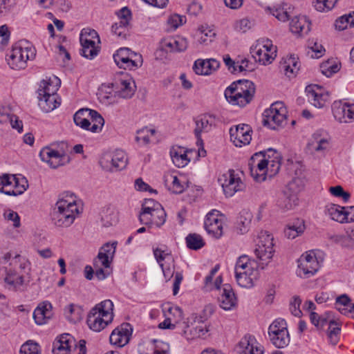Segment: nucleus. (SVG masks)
<instances>
[{
	"mask_svg": "<svg viewBox=\"0 0 354 354\" xmlns=\"http://www.w3.org/2000/svg\"><path fill=\"white\" fill-rule=\"evenodd\" d=\"M83 211L82 203L72 192L59 195L52 214L53 224L59 227H68Z\"/></svg>",
	"mask_w": 354,
	"mask_h": 354,
	"instance_id": "1",
	"label": "nucleus"
},
{
	"mask_svg": "<svg viewBox=\"0 0 354 354\" xmlns=\"http://www.w3.org/2000/svg\"><path fill=\"white\" fill-rule=\"evenodd\" d=\"M36 49L29 41L19 40L12 45L6 55L9 66L14 70H22L26 68L28 62L36 57Z\"/></svg>",
	"mask_w": 354,
	"mask_h": 354,
	"instance_id": "2",
	"label": "nucleus"
},
{
	"mask_svg": "<svg viewBox=\"0 0 354 354\" xmlns=\"http://www.w3.org/2000/svg\"><path fill=\"white\" fill-rule=\"evenodd\" d=\"M254 93V84L252 81L243 80L232 82L225 90L224 95L232 105L244 107L251 102Z\"/></svg>",
	"mask_w": 354,
	"mask_h": 354,
	"instance_id": "3",
	"label": "nucleus"
},
{
	"mask_svg": "<svg viewBox=\"0 0 354 354\" xmlns=\"http://www.w3.org/2000/svg\"><path fill=\"white\" fill-rule=\"evenodd\" d=\"M234 272L239 286L246 288L254 286V282L257 280L259 274L257 263L247 255H242L237 259Z\"/></svg>",
	"mask_w": 354,
	"mask_h": 354,
	"instance_id": "4",
	"label": "nucleus"
},
{
	"mask_svg": "<svg viewBox=\"0 0 354 354\" xmlns=\"http://www.w3.org/2000/svg\"><path fill=\"white\" fill-rule=\"evenodd\" d=\"M139 220L141 224L160 227L165 223L166 213L161 204L148 199L142 204Z\"/></svg>",
	"mask_w": 354,
	"mask_h": 354,
	"instance_id": "5",
	"label": "nucleus"
},
{
	"mask_svg": "<svg viewBox=\"0 0 354 354\" xmlns=\"http://www.w3.org/2000/svg\"><path fill=\"white\" fill-rule=\"evenodd\" d=\"M110 310L111 299H106L95 305L87 316L86 323L88 328L95 332H100L105 328L111 322Z\"/></svg>",
	"mask_w": 354,
	"mask_h": 354,
	"instance_id": "6",
	"label": "nucleus"
},
{
	"mask_svg": "<svg viewBox=\"0 0 354 354\" xmlns=\"http://www.w3.org/2000/svg\"><path fill=\"white\" fill-rule=\"evenodd\" d=\"M28 188L27 179L21 175L4 174L0 176V192L8 196H17Z\"/></svg>",
	"mask_w": 354,
	"mask_h": 354,
	"instance_id": "7",
	"label": "nucleus"
},
{
	"mask_svg": "<svg viewBox=\"0 0 354 354\" xmlns=\"http://www.w3.org/2000/svg\"><path fill=\"white\" fill-rule=\"evenodd\" d=\"M263 117V125L275 130L286 123L287 110L283 102H276L264 111Z\"/></svg>",
	"mask_w": 354,
	"mask_h": 354,
	"instance_id": "8",
	"label": "nucleus"
},
{
	"mask_svg": "<svg viewBox=\"0 0 354 354\" xmlns=\"http://www.w3.org/2000/svg\"><path fill=\"white\" fill-rule=\"evenodd\" d=\"M250 53L256 62L262 65H267L275 59L277 46L268 39H261L251 47Z\"/></svg>",
	"mask_w": 354,
	"mask_h": 354,
	"instance_id": "9",
	"label": "nucleus"
},
{
	"mask_svg": "<svg viewBox=\"0 0 354 354\" xmlns=\"http://www.w3.org/2000/svg\"><path fill=\"white\" fill-rule=\"evenodd\" d=\"M242 174L234 169H229L218 178L223 192L227 197H231L237 192L242 191L245 185L241 180Z\"/></svg>",
	"mask_w": 354,
	"mask_h": 354,
	"instance_id": "10",
	"label": "nucleus"
},
{
	"mask_svg": "<svg viewBox=\"0 0 354 354\" xmlns=\"http://www.w3.org/2000/svg\"><path fill=\"white\" fill-rule=\"evenodd\" d=\"M319 268V263L313 252L303 254L297 260L296 274L302 279H308L315 275Z\"/></svg>",
	"mask_w": 354,
	"mask_h": 354,
	"instance_id": "11",
	"label": "nucleus"
},
{
	"mask_svg": "<svg viewBox=\"0 0 354 354\" xmlns=\"http://www.w3.org/2000/svg\"><path fill=\"white\" fill-rule=\"evenodd\" d=\"M39 156L43 162L53 169L66 165L70 162L68 156L62 149H55L53 146L43 147L39 152Z\"/></svg>",
	"mask_w": 354,
	"mask_h": 354,
	"instance_id": "12",
	"label": "nucleus"
},
{
	"mask_svg": "<svg viewBox=\"0 0 354 354\" xmlns=\"http://www.w3.org/2000/svg\"><path fill=\"white\" fill-rule=\"evenodd\" d=\"M274 252L272 236L266 231L261 232L254 250L257 258L262 261H269L272 258Z\"/></svg>",
	"mask_w": 354,
	"mask_h": 354,
	"instance_id": "13",
	"label": "nucleus"
},
{
	"mask_svg": "<svg viewBox=\"0 0 354 354\" xmlns=\"http://www.w3.org/2000/svg\"><path fill=\"white\" fill-rule=\"evenodd\" d=\"M137 86L133 78L128 73H122L116 82L114 99L129 100L133 97Z\"/></svg>",
	"mask_w": 354,
	"mask_h": 354,
	"instance_id": "14",
	"label": "nucleus"
},
{
	"mask_svg": "<svg viewBox=\"0 0 354 354\" xmlns=\"http://www.w3.org/2000/svg\"><path fill=\"white\" fill-rule=\"evenodd\" d=\"M224 216L218 210H212L207 215L204 222L207 234L215 239H219L223 234Z\"/></svg>",
	"mask_w": 354,
	"mask_h": 354,
	"instance_id": "15",
	"label": "nucleus"
},
{
	"mask_svg": "<svg viewBox=\"0 0 354 354\" xmlns=\"http://www.w3.org/2000/svg\"><path fill=\"white\" fill-rule=\"evenodd\" d=\"M110 252L111 245L109 242H107L100 248L97 257L93 260L95 276L99 280H103L109 275V273H105L104 269L108 268L111 266Z\"/></svg>",
	"mask_w": 354,
	"mask_h": 354,
	"instance_id": "16",
	"label": "nucleus"
},
{
	"mask_svg": "<svg viewBox=\"0 0 354 354\" xmlns=\"http://www.w3.org/2000/svg\"><path fill=\"white\" fill-rule=\"evenodd\" d=\"M251 132L249 125L240 124L230 128V140L236 147H241L250 144L252 140Z\"/></svg>",
	"mask_w": 354,
	"mask_h": 354,
	"instance_id": "17",
	"label": "nucleus"
},
{
	"mask_svg": "<svg viewBox=\"0 0 354 354\" xmlns=\"http://www.w3.org/2000/svg\"><path fill=\"white\" fill-rule=\"evenodd\" d=\"M306 92L308 101L317 108L324 107L329 97L328 92L317 84L306 86Z\"/></svg>",
	"mask_w": 354,
	"mask_h": 354,
	"instance_id": "18",
	"label": "nucleus"
},
{
	"mask_svg": "<svg viewBox=\"0 0 354 354\" xmlns=\"http://www.w3.org/2000/svg\"><path fill=\"white\" fill-rule=\"evenodd\" d=\"M330 136L324 130L315 131L309 140L308 147L312 152L324 153L330 146Z\"/></svg>",
	"mask_w": 354,
	"mask_h": 354,
	"instance_id": "19",
	"label": "nucleus"
},
{
	"mask_svg": "<svg viewBox=\"0 0 354 354\" xmlns=\"http://www.w3.org/2000/svg\"><path fill=\"white\" fill-rule=\"evenodd\" d=\"M209 330V325L207 323L195 321L186 327L183 335L187 341L191 342L197 339H205L208 336Z\"/></svg>",
	"mask_w": 354,
	"mask_h": 354,
	"instance_id": "20",
	"label": "nucleus"
},
{
	"mask_svg": "<svg viewBox=\"0 0 354 354\" xmlns=\"http://www.w3.org/2000/svg\"><path fill=\"white\" fill-rule=\"evenodd\" d=\"M133 328L130 324L123 323L112 330V344L118 347L125 346L129 341Z\"/></svg>",
	"mask_w": 354,
	"mask_h": 354,
	"instance_id": "21",
	"label": "nucleus"
},
{
	"mask_svg": "<svg viewBox=\"0 0 354 354\" xmlns=\"http://www.w3.org/2000/svg\"><path fill=\"white\" fill-rule=\"evenodd\" d=\"M218 301L221 308L225 310H231L236 306L237 298L230 284L225 283L223 286Z\"/></svg>",
	"mask_w": 354,
	"mask_h": 354,
	"instance_id": "22",
	"label": "nucleus"
},
{
	"mask_svg": "<svg viewBox=\"0 0 354 354\" xmlns=\"http://www.w3.org/2000/svg\"><path fill=\"white\" fill-rule=\"evenodd\" d=\"M239 352L240 354H263V347L259 345L254 336L245 335L239 342Z\"/></svg>",
	"mask_w": 354,
	"mask_h": 354,
	"instance_id": "23",
	"label": "nucleus"
},
{
	"mask_svg": "<svg viewBox=\"0 0 354 354\" xmlns=\"http://www.w3.org/2000/svg\"><path fill=\"white\" fill-rule=\"evenodd\" d=\"M220 66V62L216 59L196 60L193 65V71L199 75H208L217 70Z\"/></svg>",
	"mask_w": 354,
	"mask_h": 354,
	"instance_id": "24",
	"label": "nucleus"
},
{
	"mask_svg": "<svg viewBox=\"0 0 354 354\" xmlns=\"http://www.w3.org/2000/svg\"><path fill=\"white\" fill-rule=\"evenodd\" d=\"M4 282L6 287L10 290H21L24 288V277L22 273H19L10 268H6Z\"/></svg>",
	"mask_w": 354,
	"mask_h": 354,
	"instance_id": "25",
	"label": "nucleus"
},
{
	"mask_svg": "<svg viewBox=\"0 0 354 354\" xmlns=\"http://www.w3.org/2000/svg\"><path fill=\"white\" fill-rule=\"evenodd\" d=\"M60 80L56 76H52L44 79L39 84L38 89L39 96L47 95H57V92L60 86Z\"/></svg>",
	"mask_w": 354,
	"mask_h": 354,
	"instance_id": "26",
	"label": "nucleus"
},
{
	"mask_svg": "<svg viewBox=\"0 0 354 354\" xmlns=\"http://www.w3.org/2000/svg\"><path fill=\"white\" fill-rule=\"evenodd\" d=\"M310 25L311 23L306 16L299 15L292 18L290 29L292 32L302 36L308 33Z\"/></svg>",
	"mask_w": 354,
	"mask_h": 354,
	"instance_id": "27",
	"label": "nucleus"
},
{
	"mask_svg": "<svg viewBox=\"0 0 354 354\" xmlns=\"http://www.w3.org/2000/svg\"><path fill=\"white\" fill-rule=\"evenodd\" d=\"M73 343V337L69 334H63L57 337L53 344V354H71Z\"/></svg>",
	"mask_w": 354,
	"mask_h": 354,
	"instance_id": "28",
	"label": "nucleus"
},
{
	"mask_svg": "<svg viewBox=\"0 0 354 354\" xmlns=\"http://www.w3.org/2000/svg\"><path fill=\"white\" fill-rule=\"evenodd\" d=\"M52 305L48 301H44L39 305L33 312V318L37 325H43L52 317Z\"/></svg>",
	"mask_w": 354,
	"mask_h": 354,
	"instance_id": "29",
	"label": "nucleus"
},
{
	"mask_svg": "<svg viewBox=\"0 0 354 354\" xmlns=\"http://www.w3.org/2000/svg\"><path fill=\"white\" fill-rule=\"evenodd\" d=\"M195 123L194 133L196 138L200 139L202 133L209 131L212 126L214 125L215 118L209 114L203 115L196 119Z\"/></svg>",
	"mask_w": 354,
	"mask_h": 354,
	"instance_id": "30",
	"label": "nucleus"
},
{
	"mask_svg": "<svg viewBox=\"0 0 354 354\" xmlns=\"http://www.w3.org/2000/svg\"><path fill=\"white\" fill-rule=\"evenodd\" d=\"M114 62L120 68L135 71L142 66L143 59L141 55H133L130 57L114 59Z\"/></svg>",
	"mask_w": 354,
	"mask_h": 354,
	"instance_id": "31",
	"label": "nucleus"
},
{
	"mask_svg": "<svg viewBox=\"0 0 354 354\" xmlns=\"http://www.w3.org/2000/svg\"><path fill=\"white\" fill-rule=\"evenodd\" d=\"M187 151L181 147L175 146L170 149V156L173 163L177 167H184L190 162L187 156Z\"/></svg>",
	"mask_w": 354,
	"mask_h": 354,
	"instance_id": "32",
	"label": "nucleus"
},
{
	"mask_svg": "<svg viewBox=\"0 0 354 354\" xmlns=\"http://www.w3.org/2000/svg\"><path fill=\"white\" fill-rule=\"evenodd\" d=\"M325 212L331 219L335 221L342 223H346L348 214H346V209L344 207L330 203L326 205Z\"/></svg>",
	"mask_w": 354,
	"mask_h": 354,
	"instance_id": "33",
	"label": "nucleus"
},
{
	"mask_svg": "<svg viewBox=\"0 0 354 354\" xmlns=\"http://www.w3.org/2000/svg\"><path fill=\"white\" fill-rule=\"evenodd\" d=\"M61 104L58 95L39 96V106L45 113H49L57 109Z\"/></svg>",
	"mask_w": 354,
	"mask_h": 354,
	"instance_id": "34",
	"label": "nucleus"
},
{
	"mask_svg": "<svg viewBox=\"0 0 354 354\" xmlns=\"http://www.w3.org/2000/svg\"><path fill=\"white\" fill-rule=\"evenodd\" d=\"M297 59V57L291 55L283 59L281 62V69L283 71L285 75L289 78L295 77L299 69V64Z\"/></svg>",
	"mask_w": 354,
	"mask_h": 354,
	"instance_id": "35",
	"label": "nucleus"
},
{
	"mask_svg": "<svg viewBox=\"0 0 354 354\" xmlns=\"http://www.w3.org/2000/svg\"><path fill=\"white\" fill-rule=\"evenodd\" d=\"M165 47L171 52H182L187 48L188 41L183 37L176 36L166 40Z\"/></svg>",
	"mask_w": 354,
	"mask_h": 354,
	"instance_id": "36",
	"label": "nucleus"
},
{
	"mask_svg": "<svg viewBox=\"0 0 354 354\" xmlns=\"http://www.w3.org/2000/svg\"><path fill=\"white\" fill-rule=\"evenodd\" d=\"M81 45H100V39L97 32L89 28H83L80 34Z\"/></svg>",
	"mask_w": 354,
	"mask_h": 354,
	"instance_id": "37",
	"label": "nucleus"
},
{
	"mask_svg": "<svg viewBox=\"0 0 354 354\" xmlns=\"http://www.w3.org/2000/svg\"><path fill=\"white\" fill-rule=\"evenodd\" d=\"M64 314L67 320L72 323L80 322L83 315V309L81 306L70 304L65 306Z\"/></svg>",
	"mask_w": 354,
	"mask_h": 354,
	"instance_id": "38",
	"label": "nucleus"
},
{
	"mask_svg": "<svg viewBox=\"0 0 354 354\" xmlns=\"http://www.w3.org/2000/svg\"><path fill=\"white\" fill-rule=\"evenodd\" d=\"M127 164L128 157L124 150L117 149L112 153V169L120 171L125 169Z\"/></svg>",
	"mask_w": 354,
	"mask_h": 354,
	"instance_id": "39",
	"label": "nucleus"
},
{
	"mask_svg": "<svg viewBox=\"0 0 354 354\" xmlns=\"http://www.w3.org/2000/svg\"><path fill=\"white\" fill-rule=\"evenodd\" d=\"M337 308L345 315L354 318V304L351 303L350 298L346 295H342L336 299Z\"/></svg>",
	"mask_w": 354,
	"mask_h": 354,
	"instance_id": "40",
	"label": "nucleus"
},
{
	"mask_svg": "<svg viewBox=\"0 0 354 354\" xmlns=\"http://www.w3.org/2000/svg\"><path fill=\"white\" fill-rule=\"evenodd\" d=\"M155 133V129L143 127L136 131L135 140L140 146H146L150 143Z\"/></svg>",
	"mask_w": 354,
	"mask_h": 354,
	"instance_id": "41",
	"label": "nucleus"
},
{
	"mask_svg": "<svg viewBox=\"0 0 354 354\" xmlns=\"http://www.w3.org/2000/svg\"><path fill=\"white\" fill-rule=\"evenodd\" d=\"M10 268L17 271L20 270L19 273H28L30 270V263L29 261L24 257L19 254H16L12 259L10 262Z\"/></svg>",
	"mask_w": 354,
	"mask_h": 354,
	"instance_id": "42",
	"label": "nucleus"
},
{
	"mask_svg": "<svg viewBox=\"0 0 354 354\" xmlns=\"http://www.w3.org/2000/svg\"><path fill=\"white\" fill-rule=\"evenodd\" d=\"M88 118L90 119L91 126L88 131L93 133H98L102 131L104 124L103 118L95 110L90 109L88 111Z\"/></svg>",
	"mask_w": 354,
	"mask_h": 354,
	"instance_id": "43",
	"label": "nucleus"
},
{
	"mask_svg": "<svg viewBox=\"0 0 354 354\" xmlns=\"http://www.w3.org/2000/svg\"><path fill=\"white\" fill-rule=\"evenodd\" d=\"M164 180L165 184L169 186V189L175 194L182 193L185 188V184L175 175L167 174L164 176Z\"/></svg>",
	"mask_w": 354,
	"mask_h": 354,
	"instance_id": "44",
	"label": "nucleus"
},
{
	"mask_svg": "<svg viewBox=\"0 0 354 354\" xmlns=\"http://www.w3.org/2000/svg\"><path fill=\"white\" fill-rule=\"evenodd\" d=\"M88 111H90V109H81L73 116L75 124L85 130H88L91 126Z\"/></svg>",
	"mask_w": 354,
	"mask_h": 354,
	"instance_id": "45",
	"label": "nucleus"
},
{
	"mask_svg": "<svg viewBox=\"0 0 354 354\" xmlns=\"http://www.w3.org/2000/svg\"><path fill=\"white\" fill-rule=\"evenodd\" d=\"M305 230L304 223L302 220H297L292 225H288L284 230L285 236L289 239H294L301 235Z\"/></svg>",
	"mask_w": 354,
	"mask_h": 354,
	"instance_id": "46",
	"label": "nucleus"
},
{
	"mask_svg": "<svg viewBox=\"0 0 354 354\" xmlns=\"http://www.w3.org/2000/svg\"><path fill=\"white\" fill-rule=\"evenodd\" d=\"M348 103L335 102L332 105V111L334 118L339 122H348L346 118V109Z\"/></svg>",
	"mask_w": 354,
	"mask_h": 354,
	"instance_id": "47",
	"label": "nucleus"
},
{
	"mask_svg": "<svg viewBox=\"0 0 354 354\" xmlns=\"http://www.w3.org/2000/svg\"><path fill=\"white\" fill-rule=\"evenodd\" d=\"M297 196L294 194H287L283 192L282 195L277 201V205L283 210H289L297 205Z\"/></svg>",
	"mask_w": 354,
	"mask_h": 354,
	"instance_id": "48",
	"label": "nucleus"
},
{
	"mask_svg": "<svg viewBox=\"0 0 354 354\" xmlns=\"http://www.w3.org/2000/svg\"><path fill=\"white\" fill-rule=\"evenodd\" d=\"M304 187V180L301 177H295L288 183L283 190L287 194H294L297 196Z\"/></svg>",
	"mask_w": 354,
	"mask_h": 354,
	"instance_id": "49",
	"label": "nucleus"
},
{
	"mask_svg": "<svg viewBox=\"0 0 354 354\" xmlns=\"http://www.w3.org/2000/svg\"><path fill=\"white\" fill-rule=\"evenodd\" d=\"M269 339L271 343L277 348H283L286 347L290 341L289 333L283 332L281 334H270Z\"/></svg>",
	"mask_w": 354,
	"mask_h": 354,
	"instance_id": "50",
	"label": "nucleus"
},
{
	"mask_svg": "<svg viewBox=\"0 0 354 354\" xmlns=\"http://www.w3.org/2000/svg\"><path fill=\"white\" fill-rule=\"evenodd\" d=\"M328 337L333 345H336L339 340L341 328L339 324L333 320H330L328 324Z\"/></svg>",
	"mask_w": 354,
	"mask_h": 354,
	"instance_id": "51",
	"label": "nucleus"
},
{
	"mask_svg": "<svg viewBox=\"0 0 354 354\" xmlns=\"http://www.w3.org/2000/svg\"><path fill=\"white\" fill-rule=\"evenodd\" d=\"M186 244L188 248L197 250L203 248L205 242L201 235L197 234H189L185 238Z\"/></svg>",
	"mask_w": 354,
	"mask_h": 354,
	"instance_id": "52",
	"label": "nucleus"
},
{
	"mask_svg": "<svg viewBox=\"0 0 354 354\" xmlns=\"http://www.w3.org/2000/svg\"><path fill=\"white\" fill-rule=\"evenodd\" d=\"M283 332L286 333H288V330L286 322L282 318L276 319L268 328V335L272 333L274 335L281 334Z\"/></svg>",
	"mask_w": 354,
	"mask_h": 354,
	"instance_id": "53",
	"label": "nucleus"
},
{
	"mask_svg": "<svg viewBox=\"0 0 354 354\" xmlns=\"http://www.w3.org/2000/svg\"><path fill=\"white\" fill-rule=\"evenodd\" d=\"M111 86L109 84H102L98 88L97 96L99 101L105 105L111 104Z\"/></svg>",
	"mask_w": 354,
	"mask_h": 354,
	"instance_id": "54",
	"label": "nucleus"
},
{
	"mask_svg": "<svg viewBox=\"0 0 354 354\" xmlns=\"http://www.w3.org/2000/svg\"><path fill=\"white\" fill-rule=\"evenodd\" d=\"M251 222V215L249 213H246L245 216L241 215L239 218L236 224V231L241 234L246 233L248 230Z\"/></svg>",
	"mask_w": 354,
	"mask_h": 354,
	"instance_id": "55",
	"label": "nucleus"
},
{
	"mask_svg": "<svg viewBox=\"0 0 354 354\" xmlns=\"http://www.w3.org/2000/svg\"><path fill=\"white\" fill-rule=\"evenodd\" d=\"M338 0H315L314 7L319 12H328L332 10Z\"/></svg>",
	"mask_w": 354,
	"mask_h": 354,
	"instance_id": "56",
	"label": "nucleus"
},
{
	"mask_svg": "<svg viewBox=\"0 0 354 354\" xmlns=\"http://www.w3.org/2000/svg\"><path fill=\"white\" fill-rule=\"evenodd\" d=\"M1 116L3 117V119L0 120L1 122H9L13 129H17L19 133L22 132V122L17 116L9 113L2 114Z\"/></svg>",
	"mask_w": 354,
	"mask_h": 354,
	"instance_id": "57",
	"label": "nucleus"
},
{
	"mask_svg": "<svg viewBox=\"0 0 354 354\" xmlns=\"http://www.w3.org/2000/svg\"><path fill=\"white\" fill-rule=\"evenodd\" d=\"M82 53L81 55L89 59H93L99 53L100 47L99 45H81Z\"/></svg>",
	"mask_w": 354,
	"mask_h": 354,
	"instance_id": "58",
	"label": "nucleus"
},
{
	"mask_svg": "<svg viewBox=\"0 0 354 354\" xmlns=\"http://www.w3.org/2000/svg\"><path fill=\"white\" fill-rule=\"evenodd\" d=\"M251 167L250 169H255L258 171V169H267V163L266 160L262 158V153H256L251 158Z\"/></svg>",
	"mask_w": 354,
	"mask_h": 354,
	"instance_id": "59",
	"label": "nucleus"
},
{
	"mask_svg": "<svg viewBox=\"0 0 354 354\" xmlns=\"http://www.w3.org/2000/svg\"><path fill=\"white\" fill-rule=\"evenodd\" d=\"M115 15L120 20V26L126 27L129 24L131 17V13L127 7H123L120 9L118 11L115 12Z\"/></svg>",
	"mask_w": 354,
	"mask_h": 354,
	"instance_id": "60",
	"label": "nucleus"
},
{
	"mask_svg": "<svg viewBox=\"0 0 354 354\" xmlns=\"http://www.w3.org/2000/svg\"><path fill=\"white\" fill-rule=\"evenodd\" d=\"M40 349L38 344L28 341L20 348L19 354H39Z\"/></svg>",
	"mask_w": 354,
	"mask_h": 354,
	"instance_id": "61",
	"label": "nucleus"
},
{
	"mask_svg": "<svg viewBox=\"0 0 354 354\" xmlns=\"http://www.w3.org/2000/svg\"><path fill=\"white\" fill-rule=\"evenodd\" d=\"M328 191L331 195L337 198H341L344 202H347L351 196V194L348 192H345L340 185L330 187Z\"/></svg>",
	"mask_w": 354,
	"mask_h": 354,
	"instance_id": "62",
	"label": "nucleus"
},
{
	"mask_svg": "<svg viewBox=\"0 0 354 354\" xmlns=\"http://www.w3.org/2000/svg\"><path fill=\"white\" fill-rule=\"evenodd\" d=\"M322 73L329 77L339 71V66L337 64L333 62H326L321 65Z\"/></svg>",
	"mask_w": 354,
	"mask_h": 354,
	"instance_id": "63",
	"label": "nucleus"
},
{
	"mask_svg": "<svg viewBox=\"0 0 354 354\" xmlns=\"http://www.w3.org/2000/svg\"><path fill=\"white\" fill-rule=\"evenodd\" d=\"M3 217L7 221L12 222V225L15 227H19L21 225L20 217L18 213L12 209H6L3 212Z\"/></svg>",
	"mask_w": 354,
	"mask_h": 354,
	"instance_id": "64",
	"label": "nucleus"
}]
</instances>
